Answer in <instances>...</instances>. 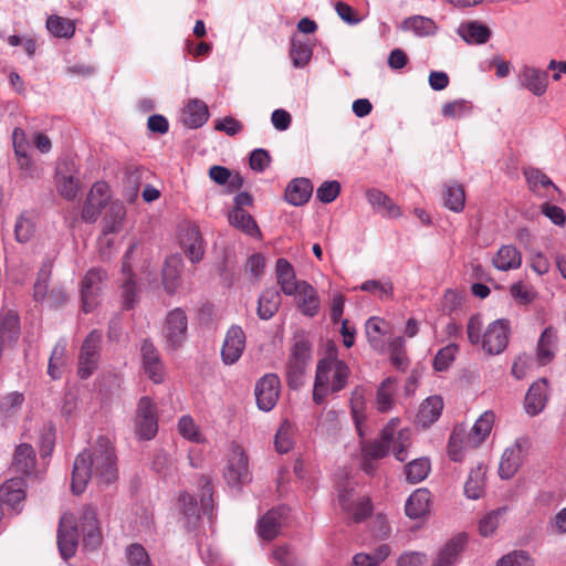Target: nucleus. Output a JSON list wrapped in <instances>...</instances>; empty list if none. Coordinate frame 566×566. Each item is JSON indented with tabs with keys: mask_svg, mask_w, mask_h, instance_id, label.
<instances>
[{
	"mask_svg": "<svg viewBox=\"0 0 566 566\" xmlns=\"http://www.w3.org/2000/svg\"><path fill=\"white\" fill-rule=\"evenodd\" d=\"M140 355L144 370L148 377L156 384L161 382L164 379V367L157 349L148 339L143 340Z\"/></svg>",
	"mask_w": 566,
	"mask_h": 566,
	"instance_id": "obj_23",
	"label": "nucleus"
},
{
	"mask_svg": "<svg viewBox=\"0 0 566 566\" xmlns=\"http://www.w3.org/2000/svg\"><path fill=\"white\" fill-rule=\"evenodd\" d=\"M400 28L403 31H411L420 38L433 35L438 31L436 22L423 15H413L405 19Z\"/></svg>",
	"mask_w": 566,
	"mask_h": 566,
	"instance_id": "obj_38",
	"label": "nucleus"
},
{
	"mask_svg": "<svg viewBox=\"0 0 566 566\" xmlns=\"http://www.w3.org/2000/svg\"><path fill=\"white\" fill-rule=\"evenodd\" d=\"M102 337V332L94 329L86 336L82 344L78 355V376L82 379L92 376L97 368Z\"/></svg>",
	"mask_w": 566,
	"mask_h": 566,
	"instance_id": "obj_11",
	"label": "nucleus"
},
{
	"mask_svg": "<svg viewBox=\"0 0 566 566\" xmlns=\"http://www.w3.org/2000/svg\"><path fill=\"white\" fill-rule=\"evenodd\" d=\"M495 566H534V559L525 551H513L502 556Z\"/></svg>",
	"mask_w": 566,
	"mask_h": 566,
	"instance_id": "obj_64",
	"label": "nucleus"
},
{
	"mask_svg": "<svg viewBox=\"0 0 566 566\" xmlns=\"http://www.w3.org/2000/svg\"><path fill=\"white\" fill-rule=\"evenodd\" d=\"M338 502L344 513L355 522L365 520L371 513V503L369 499L357 495L354 490H340L338 494Z\"/></svg>",
	"mask_w": 566,
	"mask_h": 566,
	"instance_id": "obj_17",
	"label": "nucleus"
},
{
	"mask_svg": "<svg viewBox=\"0 0 566 566\" xmlns=\"http://www.w3.org/2000/svg\"><path fill=\"white\" fill-rule=\"evenodd\" d=\"M24 401L22 394L18 391L6 395L0 401V413L4 418H12L20 410Z\"/></svg>",
	"mask_w": 566,
	"mask_h": 566,
	"instance_id": "obj_63",
	"label": "nucleus"
},
{
	"mask_svg": "<svg viewBox=\"0 0 566 566\" xmlns=\"http://www.w3.org/2000/svg\"><path fill=\"white\" fill-rule=\"evenodd\" d=\"M443 409V400L440 396L428 397L419 408L417 413V423L422 428H427L436 422L441 416Z\"/></svg>",
	"mask_w": 566,
	"mask_h": 566,
	"instance_id": "obj_32",
	"label": "nucleus"
},
{
	"mask_svg": "<svg viewBox=\"0 0 566 566\" xmlns=\"http://www.w3.org/2000/svg\"><path fill=\"white\" fill-rule=\"evenodd\" d=\"M365 333L370 346L378 350H385L382 336L386 334V322L379 317H370L365 324Z\"/></svg>",
	"mask_w": 566,
	"mask_h": 566,
	"instance_id": "obj_43",
	"label": "nucleus"
},
{
	"mask_svg": "<svg viewBox=\"0 0 566 566\" xmlns=\"http://www.w3.org/2000/svg\"><path fill=\"white\" fill-rule=\"evenodd\" d=\"M272 560L276 566H304L305 559L289 545H281L273 551Z\"/></svg>",
	"mask_w": 566,
	"mask_h": 566,
	"instance_id": "obj_52",
	"label": "nucleus"
},
{
	"mask_svg": "<svg viewBox=\"0 0 566 566\" xmlns=\"http://www.w3.org/2000/svg\"><path fill=\"white\" fill-rule=\"evenodd\" d=\"M528 449V438L518 437L504 450L499 464V474L502 479L509 480L517 472Z\"/></svg>",
	"mask_w": 566,
	"mask_h": 566,
	"instance_id": "obj_12",
	"label": "nucleus"
},
{
	"mask_svg": "<svg viewBox=\"0 0 566 566\" xmlns=\"http://www.w3.org/2000/svg\"><path fill=\"white\" fill-rule=\"evenodd\" d=\"M287 517L285 507L272 509L260 517L258 522V534L262 539L271 541L276 537Z\"/></svg>",
	"mask_w": 566,
	"mask_h": 566,
	"instance_id": "obj_21",
	"label": "nucleus"
},
{
	"mask_svg": "<svg viewBox=\"0 0 566 566\" xmlns=\"http://www.w3.org/2000/svg\"><path fill=\"white\" fill-rule=\"evenodd\" d=\"M20 334L19 316L13 310H2L0 314V338L9 345L14 344Z\"/></svg>",
	"mask_w": 566,
	"mask_h": 566,
	"instance_id": "obj_34",
	"label": "nucleus"
},
{
	"mask_svg": "<svg viewBox=\"0 0 566 566\" xmlns=\"http://www.w3.org/2000/svg\"><path fill=\"white\" fill-rule=\"evenodd\" d=\"M180 511L185 520V526L189 530L196 528L199 521V510L197 501L188 493L179 496Z\"/></svg>",
	"mask_w": 566,
	"mask_h": 566,
	"instance_id": "obj_50",
	"label": "nucleus"
},
{
	"mask_svg": "<svg viewBox=\"0 0 566 566\" xmlns=\"http://www.w3.org/2000/svg\"><path fill=\"white\" fill-rule=\"evenodd\" d=\"M185 252L192 262H199L205 253L202 239L197 228L187 231V239L184 240Z\"/></svg>",
	"mask_w": 566,
	"mask_h": 566,
	"instance_id": "obj_54",
	"label": "nucleus"
},
{
	"mask_svg": "<svg viewBox=\"0 0 566 566\" xmlns=\"http://www.w3.org/2000/svg\"><path fill=\"white\" fill-rule=\"evenodd\" d=\"M350 411L359 436H363L361 423L365 419V389L356 387L350 396Z\"/></svg>",
	"mask_w": 566,
	"mask_h": 566,
	"instance_id": "obj_53",
	"label": "nucleus"
},
{
	"mask_svg": "<svg viewBox=\"0 0 566 566\" xmlns=\"http://www.w3.org/2000/svg\"><path fill=\"white\" fill-rule=\"evenodd\" d=\"M506 512L505 507L494 510L485 514L479 522V532L482 536H492L497 530L501 518Z\"/></svg>",
	"mask_w": 566,
	"mask_h": 566,
	"instance_id": "obj_60",
	"label": "nucleus"
},
{
	"mask_svg": "<svg viewBox=\"0 0 566 566\" xmlns=\"http://www.w3.org/2000/svg\"><path fill=\"white\" fill-rule=\"evenodd\" d=\"M134 245H132L125 254V260L123 263V274L125 275V282L122 285V298H123V307L125 310H130L135 306L138 301V289L132 274L130 268L127 263V260L133 253Z\"/></svg>",
	"mask_w": 566,
	"mask_h": 566,
	"instance_id": "obj_30",
	"label": "nucleus"
},
{
	"mask_svg": "<svg viewBox=\"0 0 566 566\" xmlns=\"http://www.w3.org/2000/svg\"><path fill=\"white\" fill-rule=\"evenodd\" d=\"M557 348V334L552 327H547L539 336L537 344V360L541 365L548 364L554 357Z\"/></svg>",
	"mask_w": 566,
	"mask_h": 566,
	"instance_id": "obj_36",
	"label": "nucleus"
},
{
	"mask_svg": "<svg viewBox=\"0 0 566 566\" xmlns=\"http://www.w3.org/2000/svg\"><path fill=\"white\" fill-rule=\"evenodd\" d=\"M107 274L99 268L88 270L82 280V301L84 312L92 311L98 303V296L106 285Z\"/></svg>",
	"mask_w": 566,
	"mask_h": 566,
	"instance_id": "obj_13",
	"label": "nucleus"
},
{
	"mask_svg": "<svg viewBox=\"0 0 566 566\" xmlns=\"http://www.w3.org/2000/svg\"><path fill=\"white\" fill-rule=\"evenodd\" d=\"M363 291L377 296L379 300H390L394 296V286L389 279L367 280L360 285L353 287V291Z\"/></svg>",
	"mask_w": 566,
	"mask_h": 566,
	"instance_id": "obj_44",
	"label": "nucleus"
},
{
	"mask_svg": "<svg viewBox=\"0 0 566 566\" xmlns=\"http://www.w3.org/2000/svg\"><path fill=\"white\" fill-rule=\"evenodd\" d=\"M223 478L227 485L237 491L251 481L248 455L239 444L233 443L227 454Z\"/></svg>",
	"mask_w": 566,
	"mask_h": 566,
	"instance_id": "obj_7",
	"label": "nucleus"
},
{
	"mask_svg": "<svg viewBox=\"0 0 566 566\" xmlns=\"http://www.w3.org/2000/svg\"><path fill=\"white\" fill-rule=\"evenodd\" d=\"M430 472V461L428 458H419L409 462L405 467L407 480L410 483H419L423 481Z\"/></svg>",
	"mask_w": 566,
	"mask_h": 566,
	"instance_id": "obj_56",
	"label": "nucleus"
},
{
	"mask_svg": "<svg viewBox=\"0 0 566 566\" xmlns=\"http://www.w3.org/2000/svg\"><path fill=\"white\" fill-rule=\"evenodd\" d=\"M311 359V349L307 343L296 342L286 364V377L290 388L297 389L303 384L306 367Z\"/></svg>",
	"mask_w": 566,
	"mask_h": 566,
	"instance_id": "obj_10",
	"label": "nucleus"
},
{
	"mask_svg": "<svg viewBox=\"0 0 566 566\" xmlns=\"http://www.w3.org/2000/svg\"><path fill=\"white\" fill-rule=\"evenodd\" d=\"M180 118L188 128L201 127L209 118L208 106L200 99H190L182 108Z\"/></svg>",
	"mask_w": 566,
	"mask_h": 566,
	"instance_id": "obj_26",
	"label": "nucleus"
},
{
	"mask_svg": "<svg viewBox=\"0 0 566 566\" xmlns=\"http://www.w3.org/2000/svg\"><path fill=\"white\" fill-rule=\"evenodd\" d=\"M55 178L59 193L66 200H73L80 189L77 169L73 160H60L56 166Z\"/></svg>",
	"mask_w": 566,
	"mask_h": 566,
	"instance_id": "obj_15",
	"label": "nucleus"
},
{
	"mask_svg": "<svg viewBox=\"0 0 566 566\" xmlns=\"http://www.w3.org/2000/svg\"><path fill=\"white\" fill-rule=\"evenodd\" d=\"M516 80L518 86L531 92L534 96H543L548 88L549 75L547 71L530 64L521 65Z\"/></svg>",
	"mask_w": 566,
	"mask_h": 566,
	"instance_id": "obj_14",
	"label": "nucleus"
},
{
	"mask_svg": "<svg viewBox=\"0 0 566 566\" xmlns=\"http://www.w3.org/2000/svg\"><path fill=\"white\" fill-rule=\"evenodd\" d=\"M290 57L294 67L301 69L307 65L312 57V49L308 42L294 36L291 43Z\"/></svg>",
	"mask_w": 566,
	"mask_h": 566,
	"instance_id": "obj_49",
	"label": "nucleus"
},
{
	"mask_svg": "<svg viewBox=\"0 0 566 566\" xmlns=\"http://www.w3.org/2000/svg\"><path fill=\"white\" fill-rule=\"evenodd\" d=\"M0 495L4 502L7 511L18 514L22 510V503L25 499V483L21 478H14L6 481L0 486Z\"/></svg>",
	"mask_w": 566,
	"mask_h": 566,
	"instance_id": "obj_20",
	"label": "nucleus"
},
{
	"mask_svg": "<svg viewBox=\"0 0 566 566\" xmlns=\"http://www.w3.org/2000/svg\"><path fill=\"white\" fill-rule=\"evenodd\" d=\"M410 446L409 430H399L392 433V439L389 440V449H391L395 458L403 462L407 459V448Z\"/></svg>",
	"mask_w": 566,
	"mask_h": 566,
	"instance_id": "obj_58",
	"label": "nucleus"
},
{
	"mask_svg": "<svg viewBox=\"0 0 566 566\" xmlns=\"http://www.w3.org/2000/svg\"><path fill=\"white\" fill-rule=\"evenodd\" d=\"M485 470L482 464L470 471L469 478L464 484V494L471 500L480 499L484 493Z\"/></svg>",
	"mask_w": 566,
	"mask_h": 566,
	"instance_id": "obj_42",
	"label": "nucleus"
},
{
	"mask_svg": "<svg viewBox=\"0 0 566 566\" xmlns=\"http://www.w3.org/2000/svg\"><path fill=\"white\" fill-rule=\"evenodd\" d=\"M161 334L168 349L176 350L184 345L188 335V317L182 308L176 307L167 313Z\"/></svg>",
	"mask_w": 566,
	"mask_h": 566,
	"instance_id": "obj_8",
	"label": "nucleus"
},
{
	"mask_svg": "<svg viewBox=\"0 0 566 566\" xmlns=\"http://www.w3.org/2000/svg\"><path fill=\"white\" fill-rule=\"evenodd\" d=\"M548 400V382L545 378L535 381L527 390L524 408L528 416L541 413Z\"/></svg>",
	"mask_w": 566,
	"mask_h": 566,
	"instance_id": "obj_22",
	"label": "nucleus"
},
{
	"mask_svg": "<svg viewBox=\"0 0 566 566\" xmlns=\"http://www.w3.org/2000/svg\"><path fill=\"white\" fill-rule=\"evenodd\" d=\"M396 379L388 377L382 380L376 392V408L380 412L389 411L395 403Z\"/></svg>",
	"mask_w": 566,
	"mask_h": 566,
	"instance_id": "obj_41",
	"label": "nucleus"
},
{
	"mask_svg": "<svg viewBox=\"0 0 566 566\" xmlns=\"http://www.w3.org/2000/svg\"><path fill=\"white\" fill-rule=\"evenodd\" d=\"M134 424L139 440H151L156 436L158 431L157 406L149 397L139 399Z\"/></svg>",
	"mask_w": 566,
	"mask_h": 566,
	"instance_id": "obj_9",
	"label": "nucleus"
},
{
	"mask_svg": "<svg viewBox=\"0 0 566 566\" xmlns=\"http://www.w3.org/2000/svg\"><path fill=\"white\" fill-rule=\"evenodd\" d=\"M472 111V105L465 99H455L442 105L441 114L451 119H460L468 116Z\"/></svg>",
	"mask_w": 566,
	"mask_h": 566,
	"instance_id": "obj_61",
	"label": "nucleus"
},
{
	"mask_svg": "<svg viewBox=\"0 0 566 566\" xmlns=\"http://www.w3.org/2000/svg\"><path fill=\"white\" fill-rule=\"evenodd\" d=\"M78 527L83 545L86 549L94 551L102 543V531L94 506H82L78 510L77 516L72 513H65L60 520L57 530V548L63 559H69L76 553Z\"/></svg>",
	"mask_w": 566,
	"mask_h": 566,
	"instance_id": "obj_2",
	"label": "nucleus"
},
{
	"mask_svg": "<svg viewBox=\"0 0 566 566\" xmlns=\"http://www.w3.org/2000/svg\"><path fill=\"white\" fill-rule=\"evenodd\" d=\"M275 273L281 291L287 296L294 295L297 292L301 281L296 280L293 265L285 259H279L276 261Z\"/></svg>",
	"mask_w": 566,
	"mask_h": 566,
	"instance_id": "obj_28",
	"label": "nucleus"
},
{
	"mask_svg": "<svg viewBox=\"0 0 566 566\" xmlns=\"http://www.w3.org/2000/svg\"><path fill=\"white\" fill-rule=\"evenodd\" d=\"M178 431L187 440L201 443L205 441L202 433L190 416H182L178 421Z\"/></svg>",
	"mask_w": 566,
	"mask_h": 566,
	"instance_id": "obj_62",
	"label": "nucleus"
},
{
	"mask_svg": "<svg viewBox=\"0 0 566 566\" xmlns=\"http://www.w3.org/2000/svg\"><path fill=\"white\" fill-rule=\"evenodd\" d=\"M280 379L274 374L264 375L255 386V399L258 407L263 411L272 410L279 399Z\"/></svg>",
	"mask_w": 566,
	"mask_h": 566,
	"instance_id": "obj_18",
	"label": "nucleus"
},
{
	"mask_svg": "<svg viewBox=\"0 0 566 566\" xmlns=\"http://www.w3.org/2000/svg\"><path fill=\"white\" fill-rule=\"evenodd\" d=\"M12 465L17 472L31 473L35 465V452L32 446L28 443L19 444L13 455Z\"/></svg>",
	"mask_w": 566,
	"mask_h": 566,
	"instance_id": "obj_40",
	"label": "nucleus"
},
{
	"mask_svg": "<svg viewBox=\"0 0 566 566\" xmlns=\"http://www.w3.org/2000/svg\"><path fill=\"white\" fill-rule=\"evenodd\" d=\"M465 203V193L462 186L450 184L446 186L443 192V205L453 212H461Z\"/></svg>",
	"mask_w": 566,
	"mask_h": 566,
	"instance_id": "obj_51",
	"label": "nucleus"
},
{
	"mask_svg": "<svg viewBox=\"0 0 566 566\" xmlns=\"http://www.w3.org/2000/svg\"><path fill=\"white\" fill-rule=\"evenodd\" d=\"M182 266L184 263L179 255H170L166 259L163 268V285L168 294L177 292Z\"/></svg>",
	"mask_w": 566,
	"mask_h": 566,
	"instance_id": "obj_29",
	"label": "nucleus"
},
{
	"mask_svg": "<svg viewBox=\"0 0 566 566\" xmlns=\"http://www.w3.org/2000/svg\"><path fill=\"white\" fill-rule=\"evenodd\" d=\"M350 370L348 365L338 359L334 349L316 366V375L313 388V400L321 405L328 395L339 392L348 382Z\"/></svg>",
	"mask_w": 566,
	"mask_h": 566,
	"instance_id": "obj_3",
	"label": "nucleus"
},
{
	"mask_svg": "<svg viewBox=\"0 0 566 566\" xmlns=\"http://www.w3.org/2000/svg\"><path fill=\"white\" fill-rule=\"evenodd\" d=\"M492 263L500 271L516 270L522 264V254L515 245L505 244L497 250Z\"/></svg>",
	"mask_w": 566,
	"mask_h": 566,
	"instance_id": "obj_31",
	"label": "nucleus"
},
{
	"mask_svg": "<svg viewBox=\"0 0 566 566\" xmlns=\"http://www.w3.org/2000/svg\"><path fill=\"white\" fill-rule=\"evenodd\" d=\"M366 199L371 209L387 219L401 217V209L379 189L371 188L366 191Z\"/></svg>",
	"mask_w": 566,
	"mask_h": 566,
	"instance_id": "obj_25",
	"label": "nucleus"
},
{
	"mask_svg": "<svg viewBox=\"0 0 566 566\" xmlns=\"http://www.w3.org/2000/svg\"><path fill=\"white\" fill-rule=\"evenodd\" d=\"M281 305L280 292L273 287L266 289L259 297L258 315L261 319L272 318Z\"/></svg>",
	"mask_w": 566,
	"mask_h": 566,
	"instance_id": "obj_37",
	"label": "nucleus"
},
{
	"mask_svg": "<svg viewBox=\"0 0 566 566\" xmlns=\"http://www.w3.org/2000/svg\"><path fill=\"white\" fill-rule=\"evenodd\" d=\"M52 262H43L33 285V300L42 306L57 308L69 301V296L62 285L50 286Z\"/></svg>",
	"mask_w": 566,
	"mask_h": 566,
	"instance_id": "obj_6",
	"label": "nucleus"
},
{
	"mask_svg": "<svg viewBox=\"0 0 566 566\" xmlns=\"http://www.w3.org/2000/svg\"><path fill=\"white\" fill-rule=\"evenodd\" d=\"M467 544L468 536L465 533L452 536L438 548L432 558L431 566H455Z\"/></svg>",
	"mask_w": 566,
	"mask_h": 566,
	"instance_id": "obj_16",
	"label": "nucleus"
},
{
	"mask_svg": "<svg viewBox=\"0 0 566 566\" xmlns=\"http://www.w3.org/2000/svg\"><path fill=\"white\" fill-rule=\"evenodd\" d=\"M126 217L125 206L119 201L112 202L107 208L104 219L103 235L106 238L109 233H117L123 229V222Z\"/></svg>",
	"mask_w": 566,
	"mask_h": 566,
	"instance_id": "obj_39",
	"label": "nucleus"
},
{
	"mask_svg": "<svg viewBox=\"0 0 566 566\" xmlns=\"http://www.w3.org/2000/svg\"><path fill=\"white\" fill-rule=\"evenodd\" d=\"M457 33L463 39V41L471 45L486 43L492 34L490 28L480 21L462 22L458 27Z\"/></svg>",
	"mask_w": 566,
	"mask_h": 566,
	"instance_id": "obj_27",
	"label": "nucleus"
},
{
	"mask_svg": "<svg viewBox=\"0 0 566 566\" xmlns=\"http://www.w3.org/2000/svg\"><path fill=\"white\" fill-rule=\"evenodd\" d=\"M313 188L311 181L306 178H296L292 180L285 190L287 202L293 206H301L308 201Z\"/></svg>",
	"mask_w": 566,
	"mask_h": 566,
	"instance_id": "obj_35",
	"label": "nucleus"
},
{
	"mask_svg": "<svg viewBox=\"0 0 566 566\" xmlns=\"http://www.w3.org/2000/svg\"><path fill=\"white\" fill-rule=\"evenodd\" d=\"M93 478L99 485L112 484L118 478L114 447L106 437H98L91 449L76 457L72 471V492L82 494Z\"/></svg>",
	"mask_w": 566,
	"mask_h": 566,
	"instance_id": "obj_1",
	"label": "nucleus"
},
{
	"mask_svg": "<svg viewBox=\"0 0 566 566\" xmlns=\"http://www.w3.org/2000/svg\"><path fill=\"white\" fill-rule=\"evenodd\" d=\"M524 176H525L528 189L534 193H536L541 187L542 188L552 187L554 190H558V188L554 185L552 179L537 168L531 167V168L524 169Z\"/></svg>",
	"mask_w": 566,
	"mask_h": 566,
	"instance_id": "obj_57",
	"label": "nucleus"
},
{
	"mask_svg": "<svg viewBox=\"0 0 566 566\" xmlns=\"http://www.w3.org/2000/svg\"><path fill=\"white\" fill-rule=\"evenodd\" d=\"M494 419L492 411H484L469 432L463 426H455L449 439L450 458L459 462L463 459L465 450L478 448L490 434Z\"/></svg>",
	"mask_w": 566,
	"mask_h": 566,
	"instance_id": "obj_5",
	"label": "nucleus"
},
{
	"mask_svg": "<svg viewBox=\"0 0 566 566\" xmlns=\"http://www.w3.org/2000/svg\"><path fill=\"white\" fill-rule=\"evenodd\" d=\"M66 365V340L60 339L53 347L48 373L52 379H59L62 376L63 369Z\"/></svg>",
	"mask_w": 566,
	"mask_h": 566,
	"instance_id": "obj_47",
	"label": "nucleus"
},
{
	"mask_svg": "<svg viewBox=\"0 0 566 566\" xmlns=\"http://www.w3.org/2000/svg\"><path fill=\"white\" fill-rule=\"evenodd\" d=\"M511 333L510 322L504 318L495 319L484 328L481 314H474L467 324L470 344L481 345L490 355H499L507 347Z\"/></svg>",
	"mask_w": 566,
	"mask_h": 566,
	"instance_id": "obj_4",
	"label": "nucleus"
},
{
	"mask_svg": "<svg viewBox=\"0 0 566 566\" xmlns=\"http://www.w3.org/2000/svg\"><path fill=\"white\" fill-rule=\"evenodd\" d=\"M297 308L305 316L313 317L318 314L321 301L317 291L306 281H301L297 292L293 295Z\"/></svg>",
	"mask_w": 566,
	"mask_h": 566,
	"instance_id": "obj_24",
	"label": "nucleus"
},
{
	"mask_svg": "<svg viewBox=\"0 0 566 566\" xmlns=\"http://www.w3.org/2000/svg\"><path fill=\"white\" fill-rule=\"evenodd\" d=\"M293 434V424L287 420L283 421L275 434L274 440L275 448L280 453H286L292 449L294 444Z\"/></svg>",
	"mask_w": 566,
	"mask_h": 566,
	"instance_id": "obj_59",
	"label": "nucleus"
},
{
	"mask_svg": "<svg viewBox=\"0 0 566 566\" xmlns=\"http://www.w3.org/2000/svg\"><path fill=\"white\" fill-rule=\"evenodd\" d=\"M245 348V334L239 325H232L224 337L221 358L226 365L235 364Z\"/></svg>",
	"mask_w": 566,
	"mask_h": 566,
	"instance_id": "obj_19",
	"label": "nucleus"
},
{
	"mask_svg": "<svg viewBox=\"0 0 566 566\" xmlns=\"http://www.w3.org/2000/svg\"><path fill=\"white\" fill-rule=\"evenodd\" d=\"M35 232L34 214L30 211H23L17 218L14 224L15 240L20 243H25L31 240Z\"/></svg>",
	"mask_w": 566,
	"mask_h": 566,
	"instance_id": "obj_48",
	"label": "nucleus"
},
{
	"mask_svg": "<svg viewBox=\"0 0 566 566\" xmlns=\"http://www.w3.org/2000/svg\"><path fill=\"white\" fill-rule=\"evenodd\" d=\"M230 224L247 232L250 235L260 233L259 227L252 216L240 207H234L228 214Z\"/></svg>",
	"mask_w": 566,
	"mask_h": 566,
	"instance_id": "obj_46",
	"label": "nucleus"
},
{
	"mask_svg": "<svg viewBox=\"0 0 566 566\" xmlns=\"http://www.w3.org/2000/svg\"><path fill=\"white\" fill-rule=\"evenodd\" d=\"M431 494L427 489L416 490L406 502V514L410 518H420L429 513Z\"/></svg>",
	"mask_w": 566,
	"mask_h": 566,
	"instance_id": "obj_33",
	"label": "nucleus"
},
{
	"mask_svg": "<svg viewBox=\"0 0 566 566\" xmlns=\"http://www.w3.org/2000/svg\"><path fill=\"white\" fill-rule=\"evenodd\" d=\"M390 439H392V433L389 432V429H384L379 440L367 442L363 446V458L371 460L384 458L389 451Z\"/></svg>",
	"mask_w": 566,
	"mask_h": 566,
	"instance_id": "obj_45",
	"label": "nucleus"
},
{
	"mask_svg": "<svg viewBox=\"0 0 566 566\" xmlns=\"http://www.w3.org/2000/svg\"><path fill=\"white\" fill-rule=\"evenodd\" d=\"M46 28L50 33L57 38H72L75 33L74 21L59 15H51L46 20Z\"/></svg>",
	"mask_w": 566,
	"mask_h": 566,
	"instance_id": "obj_55",
	"label": "nucleus"
}]
</instances>
